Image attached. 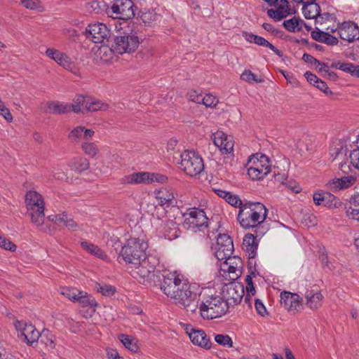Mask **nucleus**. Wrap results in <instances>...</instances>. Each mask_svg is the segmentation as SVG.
Listing matches in <instances>:
<instances>
[{
    "instance_id": "nucleus-38",
    "label": "nucleus",
    "mask_w": 359,
    "mask_h": 359,
    "mask_svg": "<svg viewBox=\"0 0 359 359\" xmlns=\"http://www.w3.org/2000/svg\"><path fill=\"white\" fill-rule=\"evenodd\" d=\"M69 166L72 170L81 172L88 169L90 163L85 158L77 157L72 160Z\"/></svg>"
},
{
    "instance_id": "nucleus-44",
    "label": "nucleus",
    "mask_w": 359,
    "mask_h": 359,
    "mask_svg": "<svg viewBox=\"0 0 359 359\" xmlns=\"http://www.w3.org/2000/svg\"><path fill=\"white\" fill-rule=\"evenodd\" d=\"M283 26L285 28L291 32H297L300 31L301 27L299 25V20L294 17L290 20H285L283 22Z\"/></svg>"
},
{
    "instance_id": "nucleus-64",
    "label": "nucleus",
    "mask_w": 359,
    "mask_h": 359,
    "mask_svg": "<svg viewBox=\"0 0 359 359\" xmlns=\"http://www.w3.org/2000/svg\"><path fill=\"white\" fill-rule=\"evenodd\" d=\"M306 80L308 82H309L311 84L316 86V83L319 81V79L313 74L311 73L310 72H306L304 74Z\"/></svg>"
},
{
    "instance_id": "nucleus-54",
    "label": "nucleus",
    "mask_w": 359,
    "mask_h": 359,
    "mask_svg": "<svg viewBox=\"0 0 359 359\" xmlns=\"http://www.w3.org/2000/svg\"><path fill=\"white\" fill-rule=\"evenodd\" d=\"M157 15L151 12L144 13L142 15L141 19L145 25H150L152 22L156 21Z\"/></svg>"
},
{
    "instance_id": "nucleus-60",
    "label": "nucleus",
    "mask_w": 359,
    "mask_h": 359,
    "mask_svg": "<svg viewBox=\"0 0 359 359\" xmlns=\"http://www.w3.org/2000/svg\"><path fill=\"white\" fill-rule=\"evenodd\" d=\"M203 94L198 93L196 90H191L189 93V99L196 103L201 104Z\"/></svg>"
},
{
    "instance_id": "nucleus-6",
    "label": "nucleus",
    "mask_w": 359,
    "mask_h": 359,
    "mask_svg": "<svg viewBox=\"0 0 359 359\" xmlns=\"http://www.w3.org/2000/svg\"><path fill=\"white\" fill-rule=\"evenodd\" d=\"M148 245L140 238H129L122 247L121 255L123 259L129 264H140V262L148 257L146 250Z\"/></svg>"
},
{
    "instance_id": "nucleus-20",
    "label": "nucleus",
    "mask_w": 359,
    "mask_h": 359,
    "mask_svg": "<svg viewBox=\"0 0 359 359\" xmlns=\"http://www.w3.org/2000/svg\"><path fill=\"white\" fill-rule=\"evenodd\" d=\"M338 34L342 40L353 42L359 39V27L354 22L346 21L339 26Z\"/></svg>"
},
{
    "instance_id": "nucleus-14",
    "label": "nucleus",
    "mask_w": 359,
    "mask_h": 359,
    "mask_svg": "<svg viewBox=\"0 0 359 359\" xmlns=\"http://www.w3.org/2000/svg\"><path fill=\"white\" fill-rule=\"evenodd\" d=\"M280 297L281 306L292 314L299 312L303 308V299L297 293L283 291L280 293Z\"/></svg>"
},
{
    "instance_id": "nucleus-43",
    "label": "nucleus",
    "mask_w": 359,
    "mask_h": 359,
    "mask_svg": "<svg viewBox=\"0 0 359 359\" xmlns=\"http://www.w3.org/2000/svg\"><path fill=\"white\" fill-rule=\"evenodd\" d=\"M241 79L250 83H259L264 81L262 79L259 78L250 70H245L241 75Z\"/></svg>"
},
{
    "instance_id": "nucleus-17",
    "label": "nucleus",
    "mask_w": 359,
    "mask_h": 359,
    "mask_svg": "<svg viewBox=\"0 0 359 359\" xmlns=\"http://www.w3.org/2000/svg\"><path fill=\"white\" fill-rule=\"evenodd\" d=\"M223 293L229 307V305L238 304L241 302L244 295V287L239 283L231 282L225 284Z\"/></svg>"
},
{
    "instance_id": "nucleus-28",
    "label": "nucleus",
    "mask_w": 359,
    "mask_h": 359,
    "mask_svg": "<svg viewBox=\"0 0 359 359\" xmlns=\"http://www.w3.org/2000/svg\"><path fill=\"white\" fill-rule=\"evenodd\" d=\"M219 273L225 279L229 280H235L240 276L241 268L228 265V263H222L220 265Z\"/></svg>"
},
{
    "instance_id": "nucleus-37",
    "label": "nucleus",
    "mask_w": 359,
    "mask_h": 359,
    "mask_svg": "<svg viewBox=\"0 0 359 359\" xmlns=\"http://www.w3.org/2000/svg\"><path fill=\"white\" fill-rule=\"evenodd\" d=\"M302 10L304 17L307 19L316 18L319 15L320 11L319 5L314 2L304 5Z\"/></svg>"
},
{
    "instance_id": "nucleus-53",
    "label": "nucleus",
    "mask_w": 359,
    "mask_h": 359,
    "mask_svg": "<svg viewBox=\"0 0 359 359\" xmlns=\"http://www.w3.org/2000/svg\"><path fill=\"white\" fill-rule=\"evenodd\" d=\"M302 60L305 62L309 63L312 65H318V66L321 65V66H323L324 67H326V65L325 63H321L319 60H316L313 56H311V55L307 54V53H304L303 55Z\"/></svg>"
},
{
    "instance_id": "nucleus-23",
    "label": "nucleus",
    "mask_w": 359,
    "mask_h": 359,
    "mask_svg": "<svg viewBox=\"0 0 359 359\" xmlns=\"http://www.w3.org/2000/svg\"><path fill=\"white\" fill-rule=\"evenodd\" d=\"M186 332L194 344L206 349L211 347V342L207 338V335L203 330L187 327H186Z\"/></svg>"
},
{
    "instance_id": "nucleus-35",
    "label": "nucleus",
    "mask_w": 359,
    "mask_h": 359,
    "mask_svg": "<svg viewBox=\"0 0 359 359\" xmlns=\"http://www.w3.org/2000/svg\"><path fill=\"white\" fill-rule=\"evenodd\" d=\"M69 108V113H83L86 108V97L79 95L75 97L72 103H67Z\"/></svg>"
},
{
    "instance_id": "nucleus-46",
    "label": "nucleus",
    "mask_w": 359,
    "mask_h": 359,
    "mask_svg": "<svg viewBox=\"0 0 359 359\" xmlns=\"http://www.w3.org/2000/svg\"><path fill=\"white\" fill-rule=\"evenodd\" d=\"M39 337H41V341L46 346L51 348L55 347L53 335L48 330H43L40 334Z\"/></svg>"
},
{
    "instance_id": "nucleus-42",
    "label": "nucleus",
    "mask_w": 359,
    "mask_h": 359,
    "mask_svg": "<svg viewBox=\"0 0 359 359\" xmlns=\"http://www.w3.org/2000/svg\"><path fill=\"white\" fill-rule=\"evenodd\" d=\"M22 4L28 9L36 10L38 12H43L45 8L41 0H20Z\"/></svg>"
},
{
    "instance_id": "nucleus-62",
    "label": "nucleus",
    "mask_w": 359,
    "mask_h": 359,
    "mask_svg": "<svg viewBox=\"0 0 359 359\" xmlns=\"http://www.w3.org/2000/svg\"><path fill=\"white\" fill-rule=\"evenodd\" d=\"M316 87L318 88L319 90L324 92L326 95H331L332 93L327 87L325 82L323 81L322 80L319 79L318 83L316 85Z\"/></svg>"
},
{
    "instance_id": "nucleus-41",
    "label": "nucleus",
    "mask_w": 359,
    "mask_h": 359,
    "mask_svg": "<svg viewBox=\"0 0 359 359\" xmlns=\"http://www.w3.org/2000/svg\"><path fill=\"white\" fill-rule=\"evenodd\" d=\"M76 302H78L83 307L90 306L94 308L97 306L95 298L84 291H81Z\"/></svg>"
},
{
    "instance_id": "nucleus-25",
    "label": "nucleus",
    "mask_w": 359,
    "mask_h": 359,
    "mask_svg": "<svg viewBox=\"0 0 359 359\" xmlns=\"http://www.w3.org/2000/svg\"><path fill=\"white\" fill-rule=\"evenodd\" d=\"M95 135V131L92 129L86 128L83 126H77L74 128L69 133L68 138L74 143L80 142L82 140H91Z\"/></svg>"
},
{
    "instance_id": "nucleus-5",
    "label": "nucleus",
    "mask_w": 359,
    "mask_h": 359,
    "mask_svg": "<svg viewBox=\"0 0 359 359\" xmlns=\"http://www.w3.org/2000/svg\"><path fill=\"white\" fill-rule=\"evenodd\" d=\"M152 225L160 236L169 241L174 240L180 235V230L174 216L163 210L157 212L156 217L153 218Z\"/></svg>"
},
{
    "instance_id": "nucleus-15",
    "label": "nucleus",
    "mask_w": 359,
    "mask_h": 359,
    "mask_svg": "<svg viewBox=\"0 0 359 359\" xmlns=\"http://www.w3.org/2000/svg\"><path fill=\"white\" fill-rule=\"evenodd\" d=\"M84 34L89 40L98 43H103L108 39L110 31L104 24L96 22L90 24L86 28Z\"/></svg>"
},
{
    "instance_id": "nucleus-48",
    "label": "nucleus",
    "mask_w": 359,
    "mask_h": 359,
    "mask_svg": "<svg viewBox=\"0 0 359 359\" xmlns=\"http://www.w3.org/2000/svg\"><path fill=\"white\" fill-rule=\"evenodd\" d=\"M215 340L217 344L222 346L229 348L233 346V341L229 335L221 334H216L215 336Z\"/></svg>"
},
{
    "instance_id": "nucleus-10",
    "label": "nucleus",
    "mask_w": 359,
    "mask_h": 359,
    "mask_svg": "<svg viewBox=\"0 0 359 359\" xmlns=\"http://www.w3.org/2000/svg\"><path fill=\"white\" fill-rule=\"evenodd\" d=\"M139 43V38L135 32H124L114 37L113 50L116 54L130 53L137 49Z\"/></svg>"
},
{
    "instance_id": "nucleus-4",
    "label": "nucleus",
    "mask_w": 359,
    "mask_h": 359,
    "mask_svg": "<svg viewBox=\"0 0 359 359\" xmlns=\"http://www.w3.org/2000/svg\"><path fill=\"white\" fill-rule=\"evenodd\" d=\"M26 208L31 217L32 222L44 231H50V228L43 227L45 221L44 201L42 196L35 191H29L25 197Z\"/></svg>"
},
{
    "instance_id": "nucleus-52",
    "label": "nucleus",
    "mask_w": 359,
    "mask_h": 359,
    "mask_svg": "<svg viewBox=\"0 0 359 359\" xmlns=\"http://www.w3.org/2000/svg\"><path fill=\"white\" fill-rule=\"evenodd\" d=\"M350 159L353 166L359 170V147L351 152Z\"/></svg>"
},
{
    "instance_id": "nucleus-26",
    "label": "nucleus",
    "mask_w": 359,
    "mask_h": 359,
    "mask_svg": "<svg viewBox=\"0 0 359 359\" xmlns=\"http://www.w3.org/2000/svg\"><path fill=\"white\" fill-rule=\"evenodd\" d=\"M311 35L312 39L315 41L324 43L327 45H337L339 41L337 38L330 35L328 32L320 30L318 27H316V30L311 32Z\"/></svg>"
},
{
    "instance_id": "nucleus-11",
    "label": "nucleus",
    "mask_w": 359,
    "mask_h": 359,
    "mask_svg": "<svg viewBox=\"0 0 359 359\" xmlns=\"http://www.w3.org/2000/svg\"><path fill=\"white\" fill-rule=\"evenodd\" d=\"M121 182L123 184H165L168 182V177L158 173L139 172L124 176Z\"/></svg>"
},
{
    "instance_id": "nucleus-3",
    "label": "nucleus",
    "mask_w": 359,
    "mask_h": 359,
    "mask_svg": "<svg viewBox=\"0 0 359 359\" xmlns=\"http://www.w3.org/2000/svg\"><path fill=\"white\" fill-rule=\"evenodd\" d=\"M156 259L153 257H147L140 264L130 266V273L140 283L146 285H155L160 280V273L155 271Z\"/></svg>"
},
{
    "instance_id": "nucleus-13",
    "label": "nucleus",
    "mask_w": 359,
    "mask_h": 359,
    "mask_svg": "<svg viewBox=\"0 0 359 359\" xmlns=\"http://www.w3.org/2000/svg\"><path fill=\"white\" fill-rule=\"evenodd\" d=\"M184 225L188 229L195 230L208 226V218L201 209L191 208L184 214Z\"/></svg>"
},
{
    "instance_id": "nucleus-8",
    "label": "nucleus",
    "mask_w": 359,
    "mask_h": 359,
    "mask_svg": "<svg viewBox=\"0 0 359 359\" xmlns=\"http://www.w3.org/2000/svg\"><path fill=\"white\" fill-rule=\"evenodd\" d=\"M180 158V167L187 175L196 177L203 171V160L196 151L184 150L181 154Z\"/></svg>"
},
{
    "instance_id": "nucleus-57",
    "label": "nucleus",
    "mask_w": 359,
    "mask_h": 359,
    "mask_svg": "<svg viewBox=\"0 0 359 359\" xmlns=\"http://www.w3.org/2000/svg\"><path fill=\"white\" fill-rule=\"evenodd\" d=\"M353 65L349 62H338L335 65V67L351 74Z\"/></svg>"
},
{
    "instance_id": "nucleus-33",
    "label": "nucleus",
    "mask_w": 359,
    "mask_h": 359,
    "mask_svg": "<svg viewBox=\"0 0 359 359\" xmlns=\"http://www.w3.org/2000/svg\"><path fill=\"white\" fill-rule=\"evenodd\" d=\"M81 245L83 250H85L89 254L95 256L96 257L107 260L108 259L106 253L100 248L97 245H94L93 243H89L88 241H82L81 243Z\"/></svg>"
},
{
    "instance_id": "nucleus-50",
    "label": "nucleus",
    "mask_w": 359,
    "mask_h": 359,
    "mask_svg": "<svg viewBox=\"0 0 359 359\" xmlns=\"http://www.w3.org/2000/svg\"><path fill=\"white\" fill-rule=\"evenodd\" d=\"M0 248L9 250L11 252H15L17 249V246L12 243L9 239L2 237L0 236Z\"/></svg>"
},
{
    "instance_id": "nucleus-16",
    "label": "nucleus",
    "mask_w": 359,
    "mask_h": 359,
    "mask_svg": "<svg viewBox=\"0 0 359 359\" xmlns=\"http://www.w3.org/2000/svg\"><path fill=\"white\" fill-rule=\"evenodd\" d=\"M214 250L216 258L219 261L229 257L233 252V244L231 237L227 234H219Z\"/></svg>"
},
{
    "instance_id": "nucleus-29",
    "label": "nucleus",
    "mask_w": 359,
    "mask_h": 359,
    "mask_svg": "<svg viewBox=\"0 0 359 359\" xmlns=\"http://www.w3.org/2000/svg\"><path fill=\"white\" fill-rule=\"evenodd\" d=\"M346 215L349 219L359 222V195H355L350 198L346 207Z\"/></svg>"
},
{
    "instance_id": "nucleus-18",
    "label": "nucleus",
    "mask_w": 359,
    "mask_h": 359,
    "mask_svg": "<svg viewBox=\"0 0 359 359\" xmlns=\"http://www.w3.org/2000/svg\"><path fill=\"white\" fill-rule=\"evenodd\" d=\"M14 325L18 332V335L23 337L28 344L32 345L39 339L41 334H39V332L32 324L17 320L15 322Z\"/></svg>"
},
{
    "instance_id": "nucleus-49",
    "label": "nucleus",
    "mask_w": 359,
    "mask_h": 359,
    "mask_svg": "<svg viewBox=\"0 0 359 359\" xmlns=\"http://www.w3.org/2000/svg\"><path fill=\"white\" fill-rule=\"evenodd\" d=\"M226 201L231 205L235 208H238L239 210L241 209V206L244 205V203H243L242 200L239 198V196L231 192L227 197Z\"/></svg>"
},
{
    "instance_id": "nucleus-59",
    "label": "nucleus",
    "mask_w": 359,
    "mask_h": 359,
    "mask_svg": "<svg viewBox=\"0 0 359 359\" xmlns=\"http://www.w3.org/2000/svg\"><path fill=\"white\" fill-rule=\"evenodd\" d=\"M61 51L50 48H47L46 50V55L50 59L54 60L55 62L57 59Z\"/></svg>"
},
{
    "instance_id": "nucleus-27",
    "label": "nucleus",
    "mask_w": 359,
    "mask_h": 359,
    "mask_svg": "<svg viewBox=\"0 0 359 359\" xmlns=\"http://www.w3.org/2000/svg\"><path fill=\"white\" fill-rule=\"evenodd\" d=\"M323 299V294L318 291L307 290L305 293L306 304L311 309L320 308Z\"/></svg>"
},
{
    "instance_id": "nucleus-19",
    "label": "nucleus",
    "mask_w": 359,
    "mask_h": 359,
    "mask_svg": "<svg viewBox=\"0 0 359 359\" xmlns=\"http://www.w3.org/2000/svg\"><path fill=\"white\" fill-rule=\"evenodd\" d=\"M215 145L222 154H229L233 151L234 142L233 137L222 131H217L212 135Z\"/></svg>"
},
{
    "instance_id": "nucleus-9",
    "label": "nucleus",
    "mask_w": 359,
    "mask_h": 359,
    "mask_svg": "<svg viewBox=\"0 0 359 359\" xmlns=\"http://www.w3.org/2000/svg\"><path fill=\"white\" fill-rule=\"evenodd\" d=\"M246 166L248 174L252 180H262L271 171L269 158L265 155H261L259 158H258V154L252 156Z\"/></svg>"
},
{
    "instance_id": "nucleus-40",
    "label": "nucleus",
    "mask_w": 359,
    "mask_h": 359,
    "mask_svg": "<svg viewBox=\"0 0 359 359\" xmlns=\"http://www.w3.org/2000/svg\"><path fill=\"white\" fill-rule=\"evenodd\" d=\"M81 147L84 154L90 158H95L100 151L98 146L90 140H85Z\"/></svg>"
},
{
    "instance_id": "nucleus-1",
    "label": "nucleus",
    "mask_w": 359,
    "mask_h": 359,
    "mask_svg": "<svg viewBox=\"0 0 359 359\" xmlns=\"http://www.w3.org/2000/svg\"><path fill=\"white\" fill-rule=\"evenodd\" d=\"M193 289L194 286L183 282L175 272L163 275L161 290L175 304L191 313L197 310L199 301V294Z\"/></svg>"
},
{
    "instance_id": "nucleus-32",
    "label": "nucleus",
    "mask_w": 359,
    "mask_h": 359,
    "mask_svg": "<svg viewBox=\"0 0 359 359\" xmlns=\"http://www.w3.org/2000/svg\"><path fill=\"white\" fill-rule=\"evenodd\" d=\"M55 62H57L64 69L72 72L74 74H76L79 72V69L75 62L62 52H61L57 59L55 60Z\"/></svg>"
},
{
    "instance_id": "nucleus-34",
    "label": "nucleus",
    "mask_w": 359,
    "mask_h": 359,
    "mask_svg": "<svg viewBox=\"0 0 359 359\" xmlns=\"http://www.w3.org/2000/svg\"><path fill=\"white\" fill-rule=\"evenodd\" d=\"M109 104L90 97H86V108L87 111H106Z\"/></svg>"
},
{
    "instance_id": "nucleus-22",
    "label": "nucleus",
    "mask_w": 359,
    "mask_h": 359,
    "mask_svg": "<svg viewBox=\"0 0 359 359\" xmlns=\"http://www.w3.org/2000/svg\"><path fill=\"white\" fill-rule=\"evenodd\" d=\"M355 181L356 177L352 175L334 177L327 182L326 187L332 192H337L351 187Z\"/></svg>"
},
{
    "instance_id": "nucleus-63",
    "label": "nucleus",
    "mask_w": 359,
    "mask_h": 359,
    "mask_svg": "<svg viewBox=\"0 0 359 359\" xmlns=\"http://www.w3.org/2000/svg\"><path fill=\"white\" fill-rule=\"evenodd\" d=\"M0 114L6 119L7 122L11 123L13 121V117L10 110L6 107L0 111Z\"/></svg>"
},
{
    "instance_id": "nucleus-45",
    "label": "nucleus",
    "mask_w": 359,
    "mask_h": 359,
    "mask_svg": "<svg viewBox=\"0 0 359 359\" xmlns=\"http://www.w3.org/2000/svg\"><path fill=\"white\" fill-rule=\"evenodd\" d=\"M80 292L81 291L76 288L69 287L62 288L60 292L61 294L73 302H76Z\"/></svg>"
},
{
    "instance_id": "nucleus-30",
    "label": "nucleus",
    "mask_w": 359,
    "mask_h": 359,
    "mask_svg": "<svg viewBox=\"0 0 359 359\" xmlns=\"http://www.w3.org/2000/svg\"><path fill=\"white\" fill-rule=\"evenodd\" d=\"M46 111L52 114H63L69 113V108L67 102L52 101L46 103Z\"/></svg>"
},
{
    "instance_id": "nucleus-39",
    "label": "nucleus",
    "mask_w": 359,
    "mask_h": 359,
    "mask_svg": "<svg viewBox=\"0 0 359 359\" xmlns=\"http://www.w3.org/2000/svg\"><path fill=\"white\" fill-rule=\"evenodd\" d=\"M118 339L127 349L133 353L138 351L139 346L135 339L127 334H121L118 336Z\"/></svg>"
},
{
    "instance_id": "nucleus-58",
    "label": "nucleus",
    "mask_w": 359,
    "mask_h": 359,
    "mask_svg": "<svg viewBox=\"0 0 359 359\" xmlns=\"http://www.w3.org/2000/svg\"><path fill=\"white\" fill-rule=\"evenodd\" d=\"M255 309H256L257 313L260 316H264L267 313L266 309L264 304L259 299H255Z\"/></svg>"
},
{
    "instance_id": "nucleus-36",
    "label": "nucleus",
    "mask_w": 359,
    "mask_h": 359,
    "mask_svg": "<svg viewBox=\"0 0 359 359\" xmlns=\"http://www.w3.org/2000/svg\"><path fill=\"white\" fill-rule=\"evenodd\" d=\"M113 49V45L111 47L107 45L101 46L96 53L97 57L104 62H109L112 60L114 54H116Z\"/></svg>"
},
{
    "instance_id": "nucleus-31",
    "label": "nucleus",
    "mask_w": 359,
    "mask_h": 359,
    "mask_svg": "<svg viewBox=\"0 0 359 359\" xmlns=\"http://www.w3.org/2000/svg\"><path fill=\"white\" fill-rule=\"evenodd\" d=\"M243 245L248 252L250 258L255 257L258 244L257 243L256 237H255L253 234L248 233L245 236L243 241Z\"/></svg>"
},
{
    "instance_id": "nucleus-55",
    "label": "nucleus",
    "mask_w": 359,
    "mask_h": 359,
    "mask_svg": "<svg viewBox=\"0 0 359 359\" xmlns=\"http://www.w3.org/2000/svg\"><path fill=\"white\" fill-rule=\"evenodd\" d=\"M222 263H228V265L238 266L239 268H241L242 265L241 259L238 257H232L230 255L229 257L224 259Z\"/></svg>"
},
{
    "instance_id": "nucleus-2",
    "label": "nucleus",
    "mask_w": 359,
    "mask_h": 359,
    "mask_svg": "<svg viewBox=\"0 0 359 359\" xmlns=\"http://www.w3.org/2000/svg\"><path fill=\"white\" fill-rule=\"evenodd\" d=\"M267 212L264 204L259 202L247 201L244 203L243 206H241L237 220L244 229L255 228L265 220Z\"/></svg>"
},
{
    "instance_id": "nucleus-24",
    "label": "nucleus",
    "mask_w": 359,
    "mask_h": 359,
    "mask_svg": "<svg viewBox=\"0 0 359 359\" xmlns=\"http://www.w3.org/2000/svg\"><path fill=\"white\" fill-rule=\"evenodd\" d=\"M241 35L248 42L250 43H255L259 46L267 47L270 50H271L276 55H278L279 57H282V52L280 50H278L276 47H275L273 44H271L269 41L265 39L264 37L254 34L247 31H243L241 32Z\"/></svg>"
},
{
    "instance_id": "nucleus-47",
    "label": "nucleus",
    "mask_w": 359,
    "mask_h": 359,
    "mask_svg": "<svg viewBox=\"0 0 359 359\" xmlns=\"http://www.w3.org/2000/svg\"><path fill=\"white\" fill-rule=\"evenodd\" d=\"M202 100L201 104H203L206 107L212 108L219 103L218 98L211 94L203 95Z\"/></svg>"
},
{
    "instance_id": "nucleus-12",
    "label": "nucleus",
    "mask_w": 359,
    "mask_h": 359,
    "mask_svg": "<svg viewBox=\"0 0 359 359\" xmlns=\"http://www.w3.org/2000/svg\"><path fill=\"white\" fill-rule=\"evenodd\" d=\"M107 13L115 19H131L135 15L134 4L132 0H114Z\"/></svg>"
},
{
    "instance_id": "nucleus-56",
    "label": "nucleus",
    "mask_w": 359,
    "mask_h": 359,
    "mask_svg": "<svg viewBox=\"0 0 359 359\" xmlns=\"http://www.w3.org/2000/svg\"><path fill=\"white\" fill-rule=\"evenodd\" d=\"M330 18V15L329 13H323L322 15L319 14V15L315 18L316 27H319L320 29V27L323 28V24Z\"/></svg>"
},
{
    "instance_id": "nucleus-61",
    "label": "nucleus",
    "mask_w": 359,
    "mask_h": 359,
    "mask_svg": "<svg viewBox=\"0 0 359 359\" xmlns=\"http://www.w3.org/2000/svg\"><path fill=\"white\" fill-rule=\"evenodd\" d=\"M106 351L108 359H124L116 349L108 348Z\"/></svg>"
},
{
    "instance_id": "nucleus-7",
    "label": "nucleus",
    "mask_w": 359,
    "mask_h": 359,
    "mask_svg": "<svg viewBox=\"0 0 359 359\" xmlns=\"http://www.w3.org/2000/svg\"><path fill=\"white\" fill-rule=\"evenodd\" d=\"M227 302L219 296L208 297L200 305L201 317L205 320H212L224 316L228 311Z\"/></svg>"
},
{
    "instance_id": "nucleus-21",
    "label": "nucleus",
    "mask_w": 359,
    "mask_h": 359,
    "mask_svg": "<svg viewBox=\"0 0 359 359\" xmlns=\"http://www.w3.org/2000/svg\"><path fill=\"white\" fill-rule=\"evenodd\" d=\"M155 198L160 206L168 208L177 204L173 191L168 187H161L154 192Z\"/></svg>"
},
{
    "instance_id": "nucleus-51",
    "label": "nucleus",
    "mask_w": 359,
    "mask_h": 359,
    "mask_svg": "<svg viewBox=\"0 0 359 359\" xmlns=\"http://www.w3.org/2000/svg\"><path fill=\"white\" fill-rule=\"evenodd\" d=\"M96 288L97 292H100L102 295L104 296L111 295L114 294L116 291L115 288L113 286L109 285H97Z\"/></svg>"
}]
</instances>
